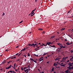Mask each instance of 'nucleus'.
I'll use <instances>...</instances> for the list:
<instances>
[{
    "label": "nucleus",
    "mask_w": 73,
    "mask_h": 73,
    "mask_svg": "<svg viewBox=\"0 0 73 73\" xmlns=\"http://www.w3.org/2000/svg\"><path fill=\"white\" fill-rule=\"evenodd\" d=\"M68 65L69 66L68 67L70 68H71L70 67V66H73V65H73V62L72 63L69 62V63L68 64Z\"/></svg>",
    "instance_id": "nucleus-1"
},
{
    "label": "nucleus",
    "mask_w": 73,
    "mask_h": 73,
    "mask_svg": "<svg viewBox=\"0 0 73 73\" xmlns=\"http://www.w3.org/2000/svg\"><path fill=\"white\" fill-rule=\"evenodd\" d=\"M42 45H40L39 47L38 46V45H36V47H37V49H36V51H37V50H39L40 49V47L41 46H42Z\"/></svg>",
    "instance_id": "nucleus-2"
},
{
    "label": "nucleus",
    "mask_w": 73,
    "mask_h": 73,
    "mask_svg": "<svg viewBox=\"0 0 73 73\" xmlns=\"http://www.w3.org/2000/svg\"><path fill=\"white\" fill-rule=\"evenodd\" d=\"M27 45H29V46L30 45H31L32 46H33V47H34V48H35V45H34V43H33V44H27Z\"/></svg>",
    "instance_id": "nucleus-3"
},
{
    "label": "nucleus",
    "mask_w": 73,
    "mask_h": 73,
    "mask_svg": "<svg viewBox=\"0 0 73 73\" xmlns=\"http://www.w3.org/2000/svg\"><path fill=\"white\" fill-rule=\"evenodd\" d=\"M39 61H41L43 60V57L41 56L39 59Z\"/></svg>",
    "instance_id": "nucleus-4"
},
{
    "label": "nucleus",
    "mask_w": 73,
    "mask_h": 73,
    "mask_svg": "<svg viewBox=\"0 0 73 73\" xmlns=\"http://www.w3.org/2000/svg\"><path fill=\"white\" fill-rule=\"evenodd\" d=\"M57 64H58V62H55L53 64L54 66H56V65H58Z\"/></svg>",
    "instance_id": "nucleus-5"
},
{
    "label": "nucleus",
    "mask_w": 73,
    "mask_h": 73,
    "mask_svg": "<svg viewBox=\"0 0 73 73\" xmlns=\"http://www.w3.org/2000/svg\"><path fill=\"white\" fill-rule=\"evenodd\" d=\"M72 44V42L71 43H70L69 42L66 43V44H67V45H70V44Z\"/></svg>",
    "instance_id": "nucleus-6"
},
{
    "label": "nucleus",
    "mask_w": 73,
    "mask_h": 73,
    "mask_svg": "<svg viewBox=\"0 0 73 73\" xmlns=\"http://www.w3.org/2000/svg\"><path fill=\"white\" fill-rule=\"evenodd\" d=\"M57 50L58 52H61V49L59 48L57 49Z\"/></svg>",
    "instance_id": "nucleus-7"
},
{
    "label": "nucleus",
    "mask_w": 73,
    "mask_h": 73,
    "mask_svg": "<svg viewBox=\"0 0 73 73\" xmlns=\"http://www.w3.org/2000/svg\"><path fill=\"white\" fill-rule=\"evenodd\" d=\"M46 43L48 45H50V44H51V42H47Z\"/></svg>",
    "instance_id": "nucleus-8"
},
{
    "label": "nucleus",
    "mask_w": 73,
    "mask_h": 73,
    "mask_svg": "<svg viewBox=\"0 0 73 73\" xmlns=\"http://www.w3.org/2000/svg\"><path fill=\"white\" fill-rule=\"evenodd\" d=\"M69 69H67V70H66L65 71V72L66 73H68L69 72Z\"/></svg>",
    "instance_id": "nucleus-9"
},
{
    "label": "nucleus",
    "mask_w": 73,
    "mask_h": 73,
    "mask_svg": "<svg viewBox=\"0 0 73 73\" xmlns=\"http://www.w3.org/2000/svg\"><path fill=\"white\" fill-rule=\"evenodd\" d=\"M56 37V36H52L50 38H52V39H53V38H54V37Z\"/></svg>",
    "instance_id": "nucleus-10"
},
{
    "label": "nucleus",
    "mask_w": 73,
    "mask_h": 73,
    "mask_svg": "<svg viewBox=\"0 0 73 73\" xmlns=\"http://www.w3.org/2000/svg\"><path fill=\"white\" fill-rule=\"evenodd\" d=\"M6 62V60H5L3 61V62L2 63V64H3L4 63H5Z\"/></svg>",
    "instance_id": "nucleus-11"
},
{
    "label": "nucleus",
    "mask_w": 73,
    "mask_h": 73,
    "mask_svg": "<svg viewBox=\"0 0 73 73\" xmlns=\"http://www.w3.org/2000/svg\"><path fill=\"white\" fill-rule=\"evenodd\" d=\"M57 45H59V46L62 45V44H61L60 43H58Z\"/></svg>",
    "instance_id": "nucleus-12"
},
{
    "label": "nucleus",
    "mask_w": 73,
    "mask_h": 73,
    "mask_svg": "<svg viewBox=\"0 0 73 73\" xmlns=\"http://www.w3.org/2000/svg\"><path fill=\"white\" fill-rule=\"evenodd\" d=\"M66 65V64H62V65L60 64V65L61 66H65Z\"/></svg>",
    "instance_id": "nucleus-13"
},
{
    "label": "nucleus",
    "mask_w": 73,
    "mask_h": 73,
    "mask_svg": "<svg viewBox=\"0 0 73 73\" xmlns=\"http://www.w3.org/2000/svg\"><path fill=\"white\" fill-rule=\"evenodd\" d=\"M16 63H15L14 64V69H15V66L16 65Z\"/></svg>",
    "instance_id": "nucleus-14"
},
{
    "label": "nucleus",
    "mask_w": 73,
    "mask_h": 73,
    "mask_svg": "<svg viewBox=\"0 0 73 73\" xmlns=\"http://www.w3.org/2000/svg\"><path fill=\"white\" fill-rule=\"evenodd\" d=\"M59 46H60V49H62V47H63V46H62V45Z\"/></svg>",
    "instance_id": "nucleus-15"
},
{
    "label": "nucleus",
    "mask_w": 73,
    "mask_h": 73,
    "mask_svg": "<svg viewBox=\"0 0 73 73\" xmlns=\"http://www.w3.org/2000/svg\"><path fill=\"white\" fill-rule=\"evenodd\" d=\"M38 30H40V31H42V30H43V29L42 28L38 29Z\"/></svg>",
    "instance_id": "nucleus-16"
},
{
    "label": "nucleus",
    "mask_w": 73,
    "mask_h": 73,
    "mask_svg": "<svg viewBox=\"0 0 73 73\" xmlns=\"http://www.w3.org/2000/svg\"><path fill=\"white\" fill-rule=\"evenodd\" d=\"M26 70H27V72L26 73H28L29 72V70H28V69H26Z\"/></svg>",
    "instance_id": "nucleus-17"
},
{
    "label": "nucleus",
    "mask_w": 73,
    "mask_h": 73,
    "mask_svg": "<svg viewBox=\"0 0 73 73\" xmlns=\"http://www.w3.org/2000/svg\"><path fill=\"white\" fill-rule=\"evenodd\" d=\"M26 70H27V72L26 73H28L29 72V70H28V69H26Z\"/></svg>",
    "instance_id": "nucleus-18"
},
{
    "label": "nucleus",
    "mask_w": 73,
    "mask_h": 73,
    "mask_svg": "<svg viewBox=\"0 0 73 73\" xmlns=\"http://www.w3.org/2000/svg\"><path fill=\"white\" fill-rule=\"evenodd\" d=\"M25 49H26L25 48H24V49H23L22 50H23V51H24V50H25Z\"/></svg>",
    "instance_id": "nucleus-19"
},
{
    "label": "nucleus",
    "mask_w": 73,
    "mask_h": 73,
    "mask_svg": "<svg viewBox=\"0 0 73 73\" xmlns=\"http://www.w3.org/2000/svg\"><path fill=\"white\" fill-rule=\"evenodd\" d=\"M23 70H24L25 72H27V69H26V70H25V69H24V68H23Z\"/></svg>",
    "instance_id": "nucleus-20"
},
{
    "label": "nucleus",
    "mask_w": 73,
    "mask_h": 73,
    "mask_svg": "<svg viewBox=\"0 0 73 73\" xmlns=\"http://www.w3.org/2000/svg\"><path fill=\"white\" fill-rule=\"evenodd\" d=\"M67 68L68 69H69V70H70V69H72V68H71V67H70H70H67Z\"/></svg>",
    "instance_id": "nucleus-21"
},
{
    "label": "nucleus",
    "mask_w": 73,
    "mask_h": 73,
    "mask_svg": "<svg viewBox=\"0 0 73 73\" xmlns=\"http://www.w3.org/2000/svg\"><path fill=\"white\" fill-rule=\"evenodd\" d=\"M31 13V15H33V14L34 13V11H32V12Z\"/></svg>",
    "instance_id": "nucleus-22"
},
{
    "label": "nucleus",
    "mask_w": 73,
    "mask_h": 73,
    "mask_svg": "<svg viewBox=\"0 0 73 73\" xmlns=\"http://www.w3.org/2000/svg\"><path fill=\"white\" fill-rule=\"evenodd\" d=\"M9 72H11V73H13V71L12 70H10L9 71Z\"/></svg>",
    "instance_id": "nucleus-23"
},
{
    "label": "nucleus",
    "mask_w": 73,
    "mask_h": 73,
    "mask_svg": "<svg viewBox=\"0 0 73 73\" xmlns=\"http://www.w3.org/2000/svg\"><path fill=\"white\" fill-rule=\"evenodd\" d=\"M52 71V72H53L54 71V68H52L51 69Z\"/></svg>",
    "instance_id": "nucleus-24"
},
{
    "label": "nucleus",
    "mask_w": 73,
    "mask_h": 73,
    "mask_svg": "<svg viewBox=\"0 0 73 73\" xmlns=\"http://www.w3.org/2000/svg\"><path fill=\"white\" fill-rule=\"evenodd\" d=\"M52 48H56V46H54V45H53V46H52Z\"/></svg>",
    "instance_id": "nucleus-25"
},
{
    "label": "nucleus",
    "mask_w": 73,
    "mask_h": 73,
    "mask_svg": "<svg viewBox=\"0 0 73 73\" xmlns=\"http://www.w3.org/2000/svg\"><path fill=\"white\" fill-rule=\"evenodd\" d=\"M9 69V68L8 67H6V70H7V69Z\"/></svg>",
    "instance_id": "nucleus-26"
},
{
    "label": "nucleus",
    "mask_w": 73,
    "mask_h": 73,
    "mask_svg": "<svg viewBox=\"0 0 73 73\" xmlns=\"http://www.w3.org/2000/svg\"><path fill=\"white\" fill-rule=\"evenodd\" d=\"M27 56H30V54H29V53H28Z\"/></svg>",
    "instance_id": "nucleus-27"
},
{
    "label": "nucleus",
    "mask_w": 73,
    "mask_h": 73,
    "mask_svg": "<svg viewBox=\"0 0 73 73\" xmlns=\"http://www.w3.org/2000/svg\"><path fill=\"white\" fill-rule=\"evenodd\" d=\"M56 68H60V66H55Z\"/></svg>",
    "instance_id": "nucleus-28"
},
{
    "label": "nucleus",
    "mask_w": 73,
    "mask_h": 73,
    "mask_svg": "<svg viewBox=\"0 0 73 73\" xmlns=\"http://www.w3.org/2000/svg\"><path fill=\"white\" fill-rule=\"evenodd\" d=\"M64 29H65V28H62V29L61 30V31H63V30H64Z\"/></svg>",
    "instance_id": "nucleus-29"
},
{
    "label": "nucleus",
    "mask_w": 73,
    "mask_h": 73,
    "mask_svg": "<svg viewBox=\"0 0 73 73\" xmlns=\"http://www.w3.org/2000/svg\"><path fill=\"white\" fill-rule=\"evenodd\" d=\"M33 61H34V62H35V63H37V61H36V60H34Z\"/></svg>",
    "instance_id": "nucleus-30"
},
{
    "label": "nucleus",
    "mask_w": 73,
    "mask_h": 73,
    "mask_svg": "<svg viewBox=\"0 0 73 73\" xmlns=\"http://www.w3.org/2000/svg\"><path fill=\"white\" fill-rule=\"evenodd\" d=\"M42 44L43 45H42ZM42 45H42V46H43V45H44V46H45V44H44V43H42Z\"/></svg>",
    "instance_id": "nucleus-31"
},
{
    "label": "nucleus",
    "mask_w": 73,
    "mask_h": 73,
    "mask_svg": "<svg viewBox=\"0 0 73 73\" xmlns=\"http://www.w3.org/2000/svg\"><path fill=\"white\" fill-rule=\"evenodd\" d=\"M30 60H31L32 61H33L34 60H33V59L32 58H31Z\"/></svg>",
    "instance_id": "nucleus-32"
},
{
    "label": "nucleus",
    "mask_w": 73,
    "mask_h": 73,
    "mask_svg": "<svg viewBox=\"0 0 73 73\" xmlns=\"http://www.w3.org/2000/svg\"><path fill=\"white\" fill-rule=\"evenodd\" d=\"M34 45L35 46H35H36V45H38L36 44H34Z\"/></svg>",
    "instance_id": "nucleus-33"
},
{
    "label": "nucleus",
    "mask_w": 73,
    "mask_h": 73,
    "mask_svg": "<svg viewBox=\"0 0 73 73\" xmlns=\"http://www.w3.org/2000/svg\"><path fill=\"white\" fill-rule=\"evenodd\" d=\"M34 56H36V57H38V55H36V54H34Z\"/></svg>",
    "instance_id": "nucleus-34"
},
{
    "label": "nucleus",
    "mask_w": 73,
    "mask_h": 73,
    "mask_svg": "<svg viewBox=\"0 0 73 73\" xmlns=\"http://www.w3.org/2000/svg\"><path fill=\"white\" fill-rule=\"evenodd\" d=\"M31 16H33V15H34L35 14H34L32 15V14L31 13Z\"/></svg>",
    "instance_id": "nucleus-35"
},
{
    "label": "nucleus",
    "mask_w": 73,
    "mask_h": 73,
    "mask_svg": "<svg viewBox=\"0 0 73 73\" xmlns=\"http://www.w3.org/2000/svg\"><path fill=\"white\" fill-rule=\"evenodd\" d=\"M64 61L63 60H62L61 61H60V62H64Z\"/></svg>",
    "instance_id": "nucleus-36"
},
{
    "label": "nucleus",
    "mask_w": 73,
    "mask_h": 73,
    "mask_svg": "<svg viewBox=\"0 0 73 73\" xmlns=\"http://www.w3.org/2000/svg\"><path fill=\"white\" fill-rule=\"evenodd\" d=\"M4 15H5V13H3L2 15V16H4Z\"/></svg>",
    "instance_id": "nucleus-37"
},
{
    "label": "nucleus",
    "mask_w": 73,
    "mask_h": 73,
    "mask_svg": "<svg viewBox=\"0 0 73 73\" xmlns=\"http://www.w3.org/2000/svg\"><path fill=\"white\" fill-rule=\"evenodd\" d=\"M23 21H21L20 22H19V23L20 24V23H22V22H23Z\"/></svg>",
    "instance_id": "nucleus-38"
},
{
    "label": "nucleus",
    "mask_w": 73,
    "mask_h": 73,
    "mask_svg": "<svg viewBox=\"0 0 73 73\" xmlns=\"http://www.w3.org/2000/svg\"><path fill=\"white\" fill-rule=\"evenodd\" d=\"M19 46H17L16 48H19Z\"/></svg>",
    "instance_id": "nucleus-39"
},
{
    "label": "nucleus",
    "mask_w": 73,
    "mask_h": 73,
    "mask_svg": "<svg viewBox=\"0 0 73 73\" xmlns=\"http://www.w3.org/2000/svg\"><path fill=\"white\" fill-rule=\"evenodd\" d=\"M15 71H16V72H17V69H15Z\"/></svg>",
    "instance_id": "nucleus-40"
},
{
    "label": "nucleus",
    "mask_w": 73,
    "mask_h": 73,
    "mask_svg": "<svg viewBox=\"0 0 73 73\" xmlns=\"http://www.w3.org/2000/svg\"><path fill=\"white\" fill-rule=\"evenodd\" d=\"M57 58L58 59V60H60V58H59L58 57H57Z\"/></svg>",
    "instance_id": "nucleus-41"
},
{
    "label": "nucleus",
    "mask_w": 73,
    "mask_h": 73,
    "mask_svg": "<svg viewBox=\"0 0 73 73\" xmlns=\"http://www.w3.org/2000/svg\"><path fill=\"white\" fill-rule=\"evenodd\" d=\"M13 73H16V72H15L13 70Z\"/></svg>",
    "instance_id": "nucleus-42"
},
{
    "label": "nucleus",
    "mask_w": 73,
    "mask_h": 73,
    "mask_svg": "<svg viewBox=\"0 0 73 73\" xmlns=\"http://www.w3.org/2000/svg\"><path fill=\"white\" fill-rule=\"evenodd\" d=\"M21 70H23V67H22V68H21Z\"/></svg>",
    "instance_id": "nucleus-43"
},
{
    "label": "nucleus",
    "mask_w": 73,
    "mask_h": 73,
    "mask_svg": "<svg viewBox=\"0 0 73 73\" xmlns=\"http://www.w3.org/2000/svg\"><path fill=\"white\" fill-rule=\"evenodd\" d=\"M57 60H58V59H57V58L55 60V61H57Z\"/></svg>",
    "instance_id": "nucleus-44"
},
{
    "label": "nucleus",
    "mask_w": 73,
    "mask_h": 73,
    "mask_svg": "<svg viewBox=\"0 0 73 73\" xmlns=\"http://www.w3.org/2000/svg\"><path fill=\"white\" fill-rule=\"evenodd\" d=\"M20 60V59H18V60H16V61H19Z\"/></svg>",
    "instance_id": "nucleus-45"
},
{
    "label": "nucleus",
    "mask_w": 73,
    "mask_h": 73,
    "mask_svg": "<svg viewBox=\"0 0 73 73\" xmlns=\"http://www.w3.org/2000/svg\"><path fill=\"white\" fill-rule=\"evenodd\" d=\"M37 48H35V50L36 51V50H37Z\"/></svg>",
    "instance_id": "nucleus-46"
},
{
    "label": "nucleus",
    "mask_w": 73,
    "mask_h": 73,
    "mask_svg": "<svg viewBox=\"0 0 73 73\" xmlns=\"http://www.w3.org/2000/svg\"><path fill=\"white\" fill-rule=\"evenodd\" d=\"M42 33H43V34H44V33H45V31H43V32Z\"/></svg>",
    "instance_id": "nucleus-47"
},
{
    "label": "nucleus",
    "mask_w": 73,
    "mask_h": 73,
    "mask_svg": "<svg viewBox=\"0 0 73 73\" xmlns=\"http://www.w3.org/2000/svg\"><path fill=\"white\" fill-rule=\"evenodd\" d=\"M8 67H9V69L10 68H11V66H8Z\"/></svg>",
    "instance_id": "nucleus-48"
},
{
    "label": "nucleus",
    "mask_w": 73,
    "mask_h": 73,
    "mask_svg": "<svg viewBox=\"0 0 73 73\" xmlns=\"http://www.w3.org/2000/svg\"><path fill=\"white\" fill-rule=\"evenodd\" d=\"M37 0H35V3H37Z\"/></svg>",
    "instance_id": "nucleus-49"
},
{
    "label": "nucleus",
    "mask_w": 73,
    "mask_h": 73,
    "mask_svg": "<svg viewBox=\"0 0 73 73\" xmlns=\"http://www.w3.org/2000/svg\"><path fill=\"white\" fill-rule=\"evenodd\" d=\"M60 40V39H58V38L57 39V38H56V40Z\"/></svg>",
    "instance_id": "nucleus-50"
},
{
    "label": "nucleus",
    "mask_w": 73,
    "mask_h": 73,
    "mask_svg": "<svg viewBox=\"0 0 73 73\" xmlns=\"http://www.w3.org/2000/svg\"><path fill=\"white\" fill-rule=\"evenodd\" d=\"M23 56H24V57H27L26 56V55H25H25H23Z\"/></svg>",
    "instance_id": "nucleus-51"
},
{
    "label": "nucleus",
    "mask_w": 73,
    "mask_h": 73,
    "mask_svg": "<svg viewBox=\"0 0 73 73\" xmlns=\"http://www.w3.org/2000/svg\"><path fill=\"white\" fill-rule=\"evenodd\" d=\"M38 71H39V72H40V69H38Z\"/></svg>",
    "instance_id": "nucleus-52"
},
{
    "label": "nucleus",
    "mask_w": 73,
    "mask_h": 73,
    "mask_svg": "<svg viewBox=\"0 0 73 73\" xmlns=\"http://www.w3.org/2000/svg\"><path fill=\"white\" fill-rule=\"evenodd\" d=\"M69 62V60H68L67 61V62Z\"/></svg>",
    "instance_id": "nucleus-53"
},
{
    "label": "nucleus",
    "mask_w": 73,
    "mask_h": 73,
    "mask_svg": "<svg viewBox=\"0 0 73 73\" xmlns=\"http://www.w3.org/2000/svg\"><path fill=\"white\" fill-rule=\"evenodd\" d=\"M47 43H46V44H45V46H47Z\"/></svg>",
    "instance_id": "nucleus-54"
},
{
    "label": "nucleus",
    "mask_w": 73,
    "mask_h": 73,
    "mask_svg": "<svg viewBox=\"0 0 73 73\" xmlns=\"http://www.w3.org/2000/svg\"><path fill=\"white\" fill-rule=\"evenodd\" d=\"M62 60H66V59L65 58H63L62 59Z\"/></svg>",
    "instance_id": "nucleus-55"
},
{
    "label": "nucleus",
    "mask_w": 73,
    "mask_h": 73,
    "mask_svg": "<svg viewBox=\"0 0 73 73\" xmlns=\"http://www.w3.org/2000/svg\"><path fill=\"white\" fill-rule=\"evenodd\" d=\"M24 69H27V67H24Z\"/></svg>",
    "instance_id": "nucleus-56"
},
{
    "label": "nucleus",
    "mask_w": 73,
    "mask_h": 73,
    "mask_svg": "<svg viewBox=\"0 0 73 73\" xmlns=\"http://www.w3.org/2000/svg\"><path fill=\"white\" fill-rule=\"evenodd\" d=\"M9 51V50H5V51H7V52H8Z\"/></svg>",
    "instance_id": "nucleus-57"
},
{
    "label": "nucleus",
    "mask_w": 73,
    "mask_h": 73,
    "mask_svg": "<svg viewBox=\"0 0 73 73\" xmlns=\"http://www.w3.org/2000/svg\"><path fill=\"white\" fill-rule=\"evenodd\" d=\"M62 48H65V46H63Z\"/></svg>",
    "instance_id": "nucleus-58"
},
{
    "label": "nucleus",
    "mask_w": 73,
    "mask_h": 73,
    "mask_svg": "<svg viewBox=\"0 0 73 73\" xmlns=\"http://www.w3.org/2000/svg\"><path fill=\"white\" fill-rule=\"evenodd\" d=\"M9 62H12V61L11 60V61H9Z\"/></svg>",
    "instance_id": "nucleus-59"
},
{
    "label": "nucleus",
    "mask_w": 73,
    "mask_h": 73,
    "mask_svg": "<svg viewBox=\"0 0 73 73\" xmlns=\"http://www.w3.org/2000/svg\"><path fill=\"white\" fill-rule=\"evenodd\" d=\"M71 69H73V66H72V67L71 68Z\"/></svg>",
    "instance_id": "nucleus-60"
},
{
    "label": "nucleus",
    "mask_w": 73,
    "mask_h": 73,
    "mask_svg": "<svg viewBox=\"0 0 73 73\" xmlns=\"http://www.w3.org/2000/svg\"><path fill=\"white\" fill-rule=\"evenodd\" d=\"M35 43H36V44H37V42H36V41H35Z\"/></svg>",
    "instance_id": "nucleus-61"
},
{
    "label": "nucleus",
    "mask_w": 73,
    "mask_h": 73,
    "mask_svg": "<svg viewBox=\"0 0 73 73\" xmlns=\"http://www.w3.org/2000/svg\"><path fill=\"white\" fill-rule=\"evenodd\" d=\"M65 40L66 41H67V40L66 39H65Z\"/></svg>",
    "instance_id": "nucleus-62"
},
{
    "label": "nucleus",
    "mask_w": 73,
    "mask_h": 73,
    "mask_svg": "<svg viewBox=\"0 0 73 73\" xmlns=\"http://www.w3.org/2000/svg\"><path fill=\"white\" fill-rule=\"evenodd\" d=\"M20 54H19V55H18V57H19V56H20Z\"/></svg>",
    "instance_id": "nucleus-63"
},
{
    "label": "nucleus",
    "mask_w": 73,
    "mask_h": 73,
    "mask_svg": "<svg viewBox=\"0 0 73 73\" xmlns=\"http://www.w3.org/2000/svg\"><path fill=\"white\" fill-rule=\"evenodd\" d=\"M40 73H44V72H41Z\"/></svg>",
    "instance_id": "nucleus-64"
}]
</instances>
